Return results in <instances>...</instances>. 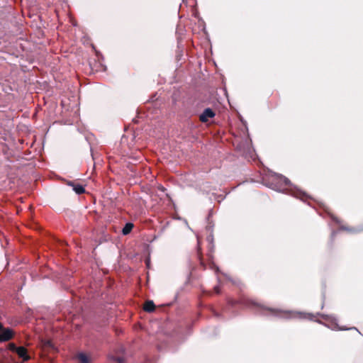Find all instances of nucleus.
<instances>
[{"label":"nucleus","instance_id":"17","mask_svg":"<svg viewBox=\"0 0 363 363\" xmlns=\"http://www.w3.org/2000/svg\"><path fill=\"white\" fill-rule=\"evenodd\" d=\"M159 189H160V190H161V191H165V188H164V187H163V186L160 187V188H159Z\"/></svg>","mask_w":363,"mask_h":363},{"label":"nucleus","instance_id":"1","mask_svg":"<svg viewBox=\"0 0 363 363\" xmlns=\"http://www.w3.org/2000/svg\"><path fill=\"white\" fill-rule=\"evenodd\" d=\"M262 183L271 189L281 191L284 186H288L290 181L282 175L270 173L262 177Z\"/></svg>","mask_w":363,"mask_h":363},{"label":"nucleus","instance_id":"2","mask_svg":"<svg viewBox=\"0 0 363 363\" xmlns=\"http://www.w3.org/2000/svg\"><path fill=\"white\" fill-rule=\"evenodd\" d=\"M257 306L259 308H260L262 311L268 312L269 314L274 315V316L284 317L286 313L285 311L277 309V308L265 307V306H263L261 305H257Z\"/></svg>","mask_w":363,"mask_h":363},{"label":"nucleus","instance_id":"7","mask_svg":"<svg viewBox=\"0 0 363 363\" xmlns=\"http://www.w3.org/2000/svg\"><path fill=\"white\" fill-rule=\"evenodd\" d=\"M143 309L148 313L153 312L155 309V305L152 301H147L144 303Z\"/></svg>","mask_w":363,"mask_h":363},{"label":"nucleus","instance_id":"6","mask_svg":"<svg viewBox=\"0 0 363 363\" xmlns=\"http://www.w3.org/2000/svg\"><path fill=\"white\" fill-rule=\"evenodd\" d=\"M67 184H68V185L73 187V190L77 194H82L85 192L84 187L79 184H74L73 182H69Z\"/></svg>","mask_w":363,"mask_h":363},{"label":"nucleus","instance_id":"8","mask_svg":"<svg viewBox=\"0 0 363 363\" xmlns=\"http://www.w3.org/2000/svg\"><path fill=\"white\" fill-rule=\"evenodd\" d=\"M79 363H91V359L84 353H79L77 356Z\"/></svg>","mask_w":363,"mask_h":363},{"label":"nucleus","instance_id":"14","mask_svg":"<svg viewBox=\"0 0 363 363\" xmlns=\"http://www.w3.org/2000/svg\"><path fill=\"white\" fill-rule=\"evenodd\" d=\"M317 315H319V316L322 317L324 320H330V317L328 315H323V314L317 313Z\"/></svg>","mask_w":363,"mask_h":363},{"label":"nucleus","instance_id":"16","mask_svg":"<svg viewBox=\"0 0 363 363\" xmlns=\"http://www.w3.org/2000/svg\"><path fill=\"white\" fill-rule=\"evenodd\" d=\"M4 329L1 323H0V333Z\"/></svg>","mask_w":363,"mask_h":363},{"label":"nucleus","instance_id":"5","mask_svg":"<svg viewBox=\"0 0 363 363\" xmlns=\"http://www.w3.org/2000/svg\"><path fill=\"white\" fill-rule=\"evenodd\" d=\"M19 357L22 358L23 361H28L30 359V356L28 354V352L26 347H18L15 351Z\"/></svg>","mask_w":363,"mask_h":363},{"label":"nucleus","instance_id":"18","mask_svg":"<svg viewBox=\"0 0 363 363\" xmlns=\"http://www.w3.org/2000/svg\"><path fill=\"white\" fill-rule=\"evenodd\" d=\"M350 329H355V330H357V328L355 327L351 328Z\"/></svg>","mask_w":363,"mask_h":363},{"label":"nucleus","instance_id":"11","mask_svg":"<svg viewBox=\"0 0 363 363\" xmlns=\"http://www.w3.org/2000/svg\"><path fill=\"white\" fill-rule=\"evenodd\" d=\"M315 317V315H314L313 314H311V313H306L303 316V318H306V319H309V320H313Z\"/></svg>","mask_w":363,"mask_h":363},{"label":"nucleus","instance_id":"15","mask_svg":"<svg viewBox=\"0 0 363 363\" xmlns=\"http://www.w3.org/2000/svg\"><path fill=\"white\" fill-rule=\"evenodd\" d=\"M213 290H214V291H215L217 294H220V289L219 286H214Z\"/></svg>","mask_w":363,"mask_h":363},{"label":"nucleus","instance_id":"4","mask_svg":"<svg viewBox=\"0 0 363 363\" xmlns=\"http://www.w3.org/2000/svg\"><path fill=\"white\" fill-rule=\"evenodd\" d=\"M14 335L13 331L10 328H4L0 333V342L9 341L13 338Z\"/></svg>","mask_w":363,"mask_h":363},{"label":"nucleus","instance_id":"10","mask_svg":"<svg viewBox=\"0 0 363 363\" xmlns=\"http://www.w3.org/2000/svg\"><path fill=\"white\" fill-rule=\"evenodd\" d=\"M111 358L116 362L117 363H123L124 362V358L122 357H111Z\"/></svg>","mask_w":363,"mask_h":363},{"label":"nucleus","instance_id":"12","mask_svg":"<svg viewBox=\"0 0 363 363\" xmlns=\"http://www.w3.org/2000/svg\"><path fill=\"white\" fill-rule=\"evenodd\" d=\"M333 330L337 329V330H347V328H345L338 327L337 323H334V326L333 327Z\"/></svg>","mask_w":363,"mask_h":363},{"label":"nucleus","instance_id":"13","mask_svg":"<svg viewBox=\"0 0 363 363\" xmlns=\"http://www.w3.org/2000/svg\"><path fill=\"white\" fill-rule=\"evenodd\" d=\"M18 347H16L14 343L9 345V348L11 351L15 352Z\"/></svg>","mask_w":363,"mask_h":363},{"label":"nucleus","instance_id":"9","mask_svg":"<svg viewBox=\"0 0 363 363\" xmlns=\"http://www.w3.org/2000/svg\"><path fill=\"white\" fill-rule=\"evenodd\" d=\"M134 225L132 223H127L122 230V233L124 235L129 234L133 230Z\"/></svg>","mask_w":363,"mask_h":363},{"label":"nucleus","instance_id":"3","mask_svg":"<svg viewBox=\"0 0 363 363\" xmlns=\"http://www.w3.org/2000/svg\"><path fill=\"white\" fill-rule=\"evenodd\" d=\"M216 116L215 112L210 108L204 109L203 113L199 116V120L202 123H206L209 118H212Z\"/></svg>","mask_w":363,"mask_h":363}]
</instances>
